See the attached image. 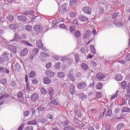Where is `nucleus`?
<instances>
[{
    "instance_id": "6ab92c4d",
    "label": "nucleus",
    "mask_w": 130,
    "mask_h": 130,
    "mask_svg": "<svg viewBox=\"0 0 130 130\" xmlns=\"http://www.w3.org/2000/svg\"><path fill=\"white\" fill-rule=\"evenodd\" d=\"M75 85H71L70 86V92L71 95H74L75 94Z\"/></svg>"
},
{
    "instance_id": "cd10ccee",
    "label": "nucleus",
    "mask_w": 130,
    "mask_h": 130,
    "mask_svg": "<svg viewBox=\"0 0 130 130\" xmlns=\"http://www.w3.org/2000/svg\"><path fill=\"white\" fill-rule=\"evenodd\" d=\"M129 111L130 109L126 107H124L121 109V112H122V113H124V112H129Z\"/></svg>"
},
{
    "instance_id": "6e6d98bb",
    "label": "nucleus",
    "mask_w": 130,
    "mask_h": 130,
    "mask_svg": "<svg viewBox=\"0 0 130 130\" xmlns=\"http://www.w3.org/2000/svg\"><path fill=\"white\" fill-rule=\"evenodd\" d=\"M39 121L42 123H45L46 122V119H45L44 118H40L39 119Z\"/></svg>"
},
{
    "instance_id": "2eb2a0df",
    "label": "nucleus",
    "mask_w": 130,
    "mask_h": 130,
    "mask_svg": "<svg viewBox=\"0 0 130 130\" xmlns=\"http://www.w3.org/2000/svg\"><path fill=\"white\" fill-rule=\"evenodd\" d=\"M36 43L37 46H38L39 48H42L43 47V44H42V41L41 40H37Z\"/></svg>"
},
{
    "instance_id": "f03ea898",
    "label": "nucleus",
    "mask_w": 130,
    "mask_h": 130,
    "mask_svg": "<svg viewBox=\"0 0 130 130\" xmlns=\"http://www.w3.org/2000/svg\"><path fill=\"white\" fill-rule=\"evenodd\" d=\"M22 39V37L19 35L18 34H15L14 36V39L10 40L11 45H14L16 44V41H20Z\"/></svg>"
},
{
    "instance_id": "f704fd0d",
    "label": "nucleus",
    "mask_w": 130,
    "mask_h": 130,
    "mask_svg": "<svg viewBox=\"0 0 130 130\" xmlns=\"http://www.w3.org/2000/svg\"><path fill=\"white\" fill-rule=\"evenodd\" d=\"M5 99H6V95H3L0 97V105L5 102Z\"/></svg>"
},
{
    "instance_id": "c85d7f7f",
    "label": "nucleus",
    "mask_w": 130,
    "mask_h": 130,
    "mask_svg": "<svg viewBox=\"0 0 130 130\" xmlns=\"http://www.w3.org/2000/svg\"><path fill=\"white\" fill-rule=\"evenodd\" d=\"M104 111L102 113H100V115L99 116V119H102L103 117H104V115L105 114V112L106 111V109L104 108Z\"/></svg>"
},
{
    "instance_id": "7c9ffc66",
    "label": "nucleus",
    "mask_w": 130,
    "mask_h": 130,
    "mask_svg": "<svg viewBox=\"0 0 130 130\" xmlns=\"http://www.w3.org/2000/svg\"><path fill=\"white\" fill-rule=\"evenodd\" d=\"M9 28L12 30H16L17 28V24H10L9 25Z\"/></svg>"
},
{
    "instance_id": "e2e57ef3",
    "label": "nucleus",
    "mask_w": 130,
    "mask_h": 130,
    "mask_svg": "<svg viewBox=\"0 0 130 130\" xmlns=\"http://www.w3.org/2000/svg\"><path fill=\"white\" fill-rule=\"evenodd\" d=\"M50 104L53 105H58V104H57V102H56V100H54L52 101L51 102H50Z\"/></svg>"
},
{
    "instance_id": "4d7b16f0",
    "label": "nucleus",
    "mask_w": 130,
    "mask_h": 130,
    "mask_svg": "<svg viewBox=\"0 0 130 130\" xmlns=\"http://www.w3.org/2000/svg\"><path fill=\"white\" fill-rule=\"evenodd\" d=\"M24 127H25V123H23L21 124L17 130H23Z\"/></svg>"
},
{
    "instance_id": "b1692460",
    "label": "nucleus",
    "mask_w": 130,
    "mask_h": 130,
    "mask_svg": "<svg viewBox=\"0 0 130 130\" xmlns=\"http://www.w3.org/2000/svg\"><path fill=\"white\" fill-rule=\"evenodd\" d=\"M35 72L34 71H31L29 74H28V77L29 78H31V79H34L35 78Z\"/></svg>"
},
{
    "instance_id": "13d9d810",
    "label": "nucleus",
    "mask_w": 130,
    "mask_h": 130,
    "mask_svg": "<svg viewBox=\"0 0 130 130\" xmlns=\"http://www.w3.org/2000/svg\"><path fill=\"white\" fill-rule=\"evenodd\" d=\"M41 92L42 94H44V95H45L47 93V90H46V89L42 88L41 90Z\"/></svg>"
},
{
    "instance_id": "dca6fc26",
    "label": "nucleus",
    "mask_w": 130,
    "mask_h": 130,
    "mask_svg": "<svg viewBox=\"0 0 130 130\" xmlns=\"http://www.w3.org/2000/svg\"><path fill=\"white\" fill-rule=\"evenodd\" d=\"M78 18L80 21L82 22H86L88 20V18L84 15H80Z\"/></svg>"
},
{
    "instance_id": "9b49d317",
    "label": "nucleus",
    "mask_w": 130,
    "mask_h": 130,
    "mask_svg": "<svg viewBox=\"0 0 130 130\" xmlns=\"http://www.w3.org/2000/svg\"><path fill=\"white\" fill-rule=\"evenodd\" d=\"M10 54L9 53L4 52L3 54L2 58L4 61H8L9 60V56Z\"/></svg>"
},
{
    "instance_id": "a19ab883",
    "label": "nucleus",
    "mask_w": 130,
    "mask_h": 130,
    "mask_svg": "<svg viewBox=\"0 0 130 130\" xmlns=\"http://www.w3.org/2000/svg\"><path fill=\"white\" fill-rule=\"evenodd\" d=\"M7 19L8 20V21H13V20L14 19V16L12 15H9L7 16Z\"/></svg>"
},
{
    "instance_id": "052dcab7",
    "label": "nucleus",
    "mask_w": 130,
    "mask_h": 130,
    "mask_svg": "<svg viewBox=\"0 0 130 130\" xmlns=\"http://www.w3.org/2000/svg\"><path fill=\"white\" fill-rule=\"evenodd\" d=\"M47 119H51V120H52L53 119V115L49 114L47 115Z\"/></svg>"
},
{
    "instance_id": "4c0bfd02",
    "label": "nucleus",
    "mask_w": 130,
    "mask_h": 130,
    "mask_svg": "<svg viewBox=\"0 0 130 130\" xmlns=\"http://www.w3.org/2000/svg\"><path fill=\"white\" fill-rule=\"evenodd\" d=\"M118 91H116L115 93L111 95V100H114V99L117 97V95H118Z\"/></svg>"
},
{
    "instance_id": "5701e85b",
    "label": "nucleus",
    "mask_w": 130,
    "mask_h": 130,
    "mask_svg": "<svg viewBox=\"0 0 130 130\" xmlns=\"http://www.w3.org/2000/svg\"><path fill=\"white\" fill-rule=\"evenodd\" d=\"M27 124L29 125H34L37 124V121L36 119H34L31 121L27 122Z\"/></svg>"
},
{
    "instance_id": "9d476101",
    "label": "nucleus",
    "mask_w": 130,
    "mask_h": 130,
    "mask_svg": "<svg viewBox=\"0 0 130 130\" xmlns=\"http://www.w3.org/2000/svg\"><path fill=\"white\" fill-rule=\"evenodd\" d=\"M106 77V74L102 73H99L96 74V78L98 80H103Z\"/></svg>"
},
{
    "instance_id": "338daca9",
    "label": "nucleus",
    "mask_w": 130,
    "mask_h": 130,
    "mask_svg": "<svg viewBox=\"0 0 130 130\" xmlns=\"http://www.w3.org/2000/svg\"><path fill=\"white\" fill-rule=\"evenodd\" d=\"M98 11H99V13H104V8H103V7H100L99 8Z\"/></svg>"
},
{
    "instance_id": "e433bc0d",
    "label": "nucleus",
    "mask_w": 130,
    "mask_h": 130,
    "mask_svg": "<svg viewBox=\"0 0 130 130\" xmlns=\"http://www.w3.org/2000/svg\"><path fill=\"white\" fill-rule=\"evenodd\" d=\"M80 121H81V120L78 119V118L76 117H75L73 119V122L75 124H79V123H80Z\"/></svg>"
},
{
    "instance_id": "c03bdc74",
    "label": "nucleus",
    "mask_w": 130,
    "mask_h": 130,
    "mask_svg": "<svg viewBox=\"0 0 130 130\" xmlns=\"http://www.w3.org/2000/svg\"><path fill=\"white\" fill-rule=\"evenodd\" d=\"M124 126V125L123 124V123H120L118 124L117 126V130H120L121 129V128H122V127H123Z\"/></svg>"
},
{
    "instance_id": "c756f323",
    "label": "nucleus",
    "mask_w": 130,
    "mask_h": 130,
    "mask_svg": "<svg viewBox=\"0 0 130 130\" xmlns=\"http://www.w3.org/2000/svg\"><path fill=\"white\" fill-rule=\"evenodd\" d=\"M57 77L58 78H60V79H62V78H64V73L61 72H58L57 73Z\"/></svg>"
},
{
    "instance_id": "de8ad7c7",
    "label": "nucleus",
    "mask_w": 130,
    "mask_h": 130,
    "mask_svg": "<svg viewBox=\"0 0 130 130\" xmlns=\"http://www.w3.org/2000/svg\"><path fill=\"white\" fill-rule=\"evenodd\" d=\"M121 86L123 89H125V87H126V82L123 81L121 82Z\"/></svg>"
},
{
    "instance_id": "49530a36",
    "label": "nucleus",
    "mask_w": 130,
    "mask_h": 130,
    "mask_svg": "<svg viewBox=\"0 0 130 130\" xmlns=\"http://www.w3.org/2000/svg\"><path fill=\"white\" fill-rule=\"evenodd\" d=\"M112 115V111L111 110H108L106 113V115L107 116H111Z\"/></svg>"
},
{
    "instance_id": "f257e3e1",
    "label": "nucleus",
    "mask_w": 130,
    "mask_h": 130,
    "mask_svg": "<svg viewBox=\"0 0 130 130\" xmlns=\"http://www.w3.org/2000/svg\"><path fill=\"white\" fill-rule=\"evenodd\" d=\"M68 6V4L67 3H63L60 7L58 10L59 13L61 14H64V13H67L68 12V9H67V7Z\"/></svg>"
},
{
    "instance_id": "f3484780",
    "label": "nucleus",
    "mask_w": 130,
    "mask_h": 130,
    "mask_svg": "<svg viewBox=\"0 0 130 130\" xmlns=\"http://www.w3.org/2000/svg\"><path fill=\"white\" fill-rule=\"evenodd\" d=\"M43 82L44 84H46V85H49V84L51 83V80H50V79H49V78L45 77L44 78Z\"/></svg>"
},
{
    "instance_id": "aec40b11",
    "label": "nucleus",
    "mask_w": 130,
    "mask_h": 130,
    "mask_svg": "<svg viewBox=\"0 0 130 130\" xmlns=\"http://www.w3.org/2000/svg\"><path fill=\"white\" fill-rule=\"evenodd\" d=\"M28 50L27 48H24L21 53V55L22 56H25L28 54Z\"/></svg>"
},
{
    "instance_id": "ea45409f",
    "label": "nucleus",
    "mask_w": 130,
    "mask_h": 130,
    "mask_svg": "<svg viewBox=\"0 0 130 130\" xmlns=\"http://www.w3.org/2000/svg\"><path fill=\"white\" fill-rule=\"evenodd\" d=\"M61 124L63 126H68L70 124V121L68 120L64 121L63 122H62Z\"/></svg>"
},
{
    "instance_id": "58836bf2",
    "label": "nucleus",
    "mask_w": 130,
    "mask_h": 130,
    "mask_svg": "<svg viewBox=\"0 0 130 130\" xmlns=\"http://www.w3.org/2000/svg\"><path fill=\"white\" fill-rule=\"evenodd\" d=\"M102 87H103L102 83L99 82V83L97 84L96 86V89H97L98 90H100L102 89Z\"/></svg>"
},
{
    "instance_id": "20e7f679",
    "label": "nucleus",
    "mask_w": 130,
    "mask_h": 130,
    "mask_svg": "<svg viewBox=\"0 0 130 130\" xmlns=\"http://www.w3.org/2000/svg\"><path fill=\"white\" fill-rule=\"evenodd\" d=\"M34 29L37 33H42L43 32V27L40 25H36L34 27Z\"/></svg>"
},
{
    "instance_id": "f8f14e48",
    "label": "nucleus",
    "mask_w": 130,
    "mask_h": 130,
    "mask_svg": "<svg viewBox=\"0 0 130 130\" xmlns=\"http://www.w3.org/2000/svg\"><path fill=\"white\" fill-rule=\"evenodd\" d=\"M22 14L23 15H25L26 16H27V15H33V14H34V11L32 10H25L22 12Z\"/></svg>"
},
{
    "instance_id": "bb28decb",
    "label": "nucleus",
    "mask_w": 130,
    "mask_h": 130,
    "mask_svg": "<svg viewBox=\"0 0 130 130\" xmlns=\"http://www.w3.org/2000/svg\"><path fill=\"white\" fill-rule=\"evenodd\" d=\"M48 91L49 96H52L53 95V93H54V90H53L52 88L49 87L48 88Z\"/></svg>"
},
{
    "instance_id": "8fccbe9b",
    "label": "nucleus",
    "mask_w": 130,
    "mask_h": 130,
    "mask_svg": "<svg viewBox=\"0 0 130 130\" xmlns=\"http://www.w3.org/2000/svg\"><path fill=\"white\" fill-rule=\"evenodd\" d=\"M0 42H1V44H3V43H6L7 42V40L3 37L0 36Z\"/></svg>"
},
{
    "instance_id": "473e14b6",
    "label": "nucleus",
    "mask_w": 130,
    "mask_h": 130,
    "mask_svg": "<svg viewBox=\"0 0 130 130\" xmlns=\"http://www.w3.org/2000/svg\"><path fill=\"white\" fill-rule=\"evenodd\" d=\"M90 48L92 53H93V54H96V50L95 49V47H94V46L91 45L90 46Z\"/></svg>"
},
{
    "instance_id": "0e129e2a",
    "label": "nucleus",
    "mask_w": 130,
    "mask_h": 130,
    "mask_svg": "<svg viewBox=\"0 0 130 130\" xmlns=\"http://www.w3.org/2000/svg\"><path fill=\"white\" fill-rule=\"evenodd\" d=\"M75 59L76 62H79V61H80V57L79 56L78 54H75Z\"/></svg>"
},
{
    "instance_id": "0eeeda50",
    "label": "nucleus",
    "mask_w": 130,
    "mask_h": 130,
    "mask_svg": "<svg viewBox=\"0 0 130 130\" xmlns=\"http://www.w3.org/2000/svg\"><path fill=\"white\" fill-rule=\"evenodd\" d=\"M46 75L48 78H54L55 73L50 70H47L46 72Z\"/></svg>"
},
{
    "instance_id": "6e6552de",
    "label": "nucleus",
    "mask_w": 130,
    "mask_h": 130,
    "mask_svg": "<svg viewBox=\"0 0 130 130\" xmlns=\"http://www.w3.org/2000/svg\"><path fill=\"white\" fill-rule=\"evenodd\" d=\"M39 98V95L37 93H34L30 98L31 101L33 102H36L37 101V100Z\"/></svg>"
},
{
    "instance_id": "bf43d9fd",
    "label": "nucleus",
    "mask_w": 130,
    "mask_h": 130,
    "mask_svg": "<svg viewBox=\"0 0 130 130\" xmlns=\"http://www.w3.org/2000/svg\"><path fill=\"white\" fill-rule=\"evenodd\" d=\"M1 83L3 85H6V84H7V79L6 78L2 79L1 81Z\"/></svg>"
},
{
    "instance_id": "c9c22d12",
    "label": "nucleus",
    "mask_w": 130,
    "mask_h": 130,
    "mask_svg": "<svg viewBox=\"0 0 130 130\" xmlns=\"http://www.w3.org/2000/svg\"><path fill=\"white\" fill-rule=\"evenodd\" d=\"M40 55L42 57H48V56H49V54H48V53L44 52H41Z\"/></svg>"
},
{
    "instance_id": "5fc2aeb1",
    "label": "nucleus",
    "mask_w": 130,
    "mask_h": 130,
    "mask_svg": "<svg viewBox=\"0 0 130 130\" xmlns=\"http://www.w3.org/2000/svg\"><path fill=\"white\" fill-rule=\"evenodd\" d=\"M52 63L51 62H48L46 64V68L47 69H50V68H52Z\"/></svg>"
},
{
    "instance_id": "a18cd8bd",
    "label": "nucleus",
    "mask_w": 130,
    "mask_h": 130,
    "mask_svg": "<svg viewBox=\"0 0 130 130\" xmlns=\"http://www.w3.org/2000/svg\"><path fill=\"white\" fill-rule=\"evenodd\" d=\"M126 98H130V88H127L126 90V94H125Z\"/></svg>"
},
{
    "instance_id": "a878e982",
    "label": "nucleus",
    "mask_w": 130,
    "mask_h": 130,
    "mask_svg": "<svg viewBox=\"0 0 130 130\" xmlns=\"http://www.w3.org/2000/svg\"><path fill=\"white\" fill-rule=\"evenodd\" d=\"M115 79L116 80V81H122V76L121 75H119V74H116L115 75Z\"/></svg>"
},
{
    "instance_id": "680f3d73",
    "label": "nucleus",
    "mask_w": 130,
    "mask_h": 130,
    "mask_svg": "<svg viewBox=\"0 0 130 130\" xmlns=\"http://www.w3.org/2000/svg\"><path fill=\"white\" fill-rule=\"evenodd\" d=\"M25 30H27V31H31L32 30V27L31 25H26L25 27Z\"/></svg>"
},
{
    "instance_id": "423d86ee",
    "label": "nucleus",
    "mask_w": 130,
    "mask_h": 130,
    "mask_svg": "<svg viewBox=\"0 0 130 130\" xmlns=\"http://www.w3.org/2000/svg\"><path fill=\"white\" fill-rule=\"evenodd\" d=\"M83 12L85 13V14H87V15H91V13H92V9L90 7H85L82 9Z\"/></svg>"
},
{
    "instance_id": "37998d69",
    "label": "nucleus",
    "mask_w": 130,
    "mask_h": 130,
    "mask_svg": "<svg viewBox=\"0 0 130 130\" xmlns=\"http://www.w3.org/2000/svg\"><path fill=\"white\" fill-rule=\"evenodd\" d=\"M10 86H11L12 88H16L17 87V83H16V82L14 81H12L11 82Z\"/></svg>"
},
{
    "instance_id": "7ed1b4c3",
    "label": "nucleus",
    "mask_w": 130,
    "mask_h": 130,
    "mask_svg": "<svg viewBox=\"0 0 130 130\" xmlns=\"http://www.w3.org/2000/svg\"><path fill=\"white\" fill-rule=\"evenodd\" d=\"M74 113H75V116L77 118H81L82 117V111L79 109H78V108H75V109L74 110Z\"/></svg>"
},
{
    "instance_id": "412c9836",
    "label": "nucleus",
    "mask_w": 130,
    "mask_h": 130,
    "mask_svg": "<svg viewBox=\"0 0 130 130\" xmlns=\"http://www.w3.org/2000/svg\"><path fill=\"white\" fill-rule=\"evenodd\" d=\"M90 34H91L90 30H87L83 35V39H87L90 36Z\"/></svg>"
},
{
    "instance_id": "3c124183",
    "label": "nucleus",
    "mask_w": 130,
    "mask_h": 130,
    "mask_svg": "<svg viewBox=\"0 0 130 130\" xmlns=\"http://www.w3.org/2000/svg\"><path fill=\"white\" fill-rule=\"evenodd\" d=\"M29 115H30V111L26 110L24 112L23 115L25 117H27V116H29Z\"/></svg>"
},
{
    "instance_id": "603ef678",
    "label": "nucleus",
    "mask_w": 130,
    "mask_h": 130,
    "mask_svg": "<svg viewBox=\"0 0 130 130\" xmlns=\"http://www.w3.org/2000/svg\"><path fill=\"white\" fill-rule=\"evenodd\" d=\"M76 3H77L76 0H71L70 2V6H71V7H73V6L76 5Z\"/></svg>"
},
{
    "instance_id": "69168bd1",
    "label": "nucleus",
    "mask_w": 130,
    "mask_h": 130,
    "mask_svg": "<svg viewBox=\"0 0 130 130\" xmlns=\"http://www.w3.org/2000/svg\"><path fill=\"white\" fill-rule=\"evenodd\" d=\"M55 69H59L60 68V62H57L55 64Z\"/></svg>"
},
{
    "instance_id": "774afa93",
    "label": "nucleus",
    "mask_w": 130,
    "mask_h": 130,
    "mask_svg": "<svg viewBox=\"0 0 130 130\" xmlns=\"http://www.w3.org/2000/svg\"><path fill=\"white\" fill-rule=\"evenodd\" d=\"M127 61H130V53L128 54L125 58Z\"/></svg>"
},
{
    "instance_id": "4be33fe9",
    "label": "nucleus",
    "mask_w": 130,
    "mask_h": 130,
    "mask_svg": "<svg viewBox=\"0 0 130 130\" xmlns=\"http://www.w3.org/2000/svg\"><path fill=\"white\" fill-rule=\"evenodd\" d=\"M20 43L22 44H25V45H27V46H33V45L31 44L29 42L25 40L21 41Z\"/></svg>"
},
{
    "instance_id": "39448f33",
    "label": "nucleus",
    "mask_w": 130,
    "mask_h": 130,
    "mask_svg": "<svg viewBox=\"0 0 130 130\" xmlns=\"http://www.w3.org/2000/svg\"><path fill=\"white\" fill-rule=\"evenodd\" d=\"M77 87L79 90H83L87 87V84L84 82H80L77 84Z\"/></svg>"
},
{
    "instance_id": "864d4df0",
    "label": "nucleus",
    "mask_w": 130,
    "mask_h": 130,
    "mask_svg": "<svg viewBox=\"0 0 130 130\" xmlns=\"http://www.w3.org/2000/svg\"><path fill=\"white\" fill-rule=\"evenodd\" d=\"M0 73L1 74L6 73V68L4 67H0Z\"/></svg>"
},
{
    "instance_id": "4468645a",
    "label": "nucleus",
    "mask_w": 130,
    "mask_h": 130,
    "mask_svg": "<svg viewBox=\"0 0 130 130\" xmlns=\"http://www.w3.org/2000/svg\"><path fill=\"white\" fill-rule=\"evenodd\" d=\"M17 96L18 99H19L20 101H23V100H24V93H23L22 91L19 92L18 93Z\"/></svg>"
},
{
    "instance_id": "79ce46f5",
    "label": "nucleus",
    "mask_w": 130,
    "mask_h": 130,
    "mask_svg": "<svg viewBox=\"0 0 130 130\" xmlns=\"http://www.w3.org/2000/svg\"><path fill=\"white\" fill-rule=\"evenodd\" d=\"M76 16H77V14H76V13H75L74 12H71L69 13V17L70 18H75V17H76Z\"/></svg>"
},
{
    "instance_id": "393cba45",
    "label": "nucleus",
    "mask_w": 130,
    "mask_h": 130,
    "mask_svg": "<svg viewBox=\"0 0 130 130\" xmlns=\"http://www.w3.org/2000/svg\"><path fill=\"white\" fill-rule=\"evenodd\" d=\"M114 24L116 27H122V22L121 21H116L114 22Z\"/></svg>"
},
{
    "instance_id": "1a4fd4ad",
    "label": "nucleus",
    "mask_w": 130,
    "mask_h": 130,
    "mask_svg": "<svg viewBox=\"0 0 130 130\" xmlns=\"http://www.w3.org/2000/svg\"><path fill=\"white\" fill-rule=\"evenodd\" d=\"M8 44L10 50L12 51V52L16 53V52H17V48L14 46V45H11L12 44H11V41L8 43Z\"/></svg>"
},
{
    "instance_id": "72a5a7b5",
    "label": "nucleus",
    "mask_w": 130,
    "mask_h": 130,
    "mask_svg": "<svg viewBox=\"0 0 130 130\" xmlns=\"http://www.w3.org/2000/svg\"><path fill=\"white\" fill-rule=\"evenodd\" d=\"M74 36L76 37V38L79 39L80 37H81V32H80L79 30L75 31Z\"/></svg>"
},
{
    "instance_id": "a211bd4d",
    "label": "nucleus",
    "mask_w": 130,
    "mask_h": 130,
    "mask_svg": "<svg viewBox=\"0 0 130 130\" xmlns=\"http://www.w3.org/2000/svg\"><path fill=\"white\" fill-rule=\"evenodd\" d=\"M78 96L79 97V98H81L82 100H85V99H87V98L88 97V96L84 94V93H79L78 94Z\"/></svg>"
},
{
    "instance_id": "ddd939ff",
    "label": "nucleus",
    "mask_w": 130,
    "mask_h": 130,
    "mask_svg": "<svg viewBox=\"0 0 130 130\" xmlns=\"http://www.w3.org/2000/svg\"><path fill=\"white\" fill-rule=\"evenodd\" d=\"M17 19L19 20V21H21L22 22H26V21L27 20L26 16L22 15L18 16Z\"/></svg>"
},
{
    "instance_id": "09e8293b",
    "label": "nucleus",
    "mask_w": 130,
    "mask_h": 130,
    "mask_svg": "<svg viewBox=\"0 0 130 130\" xmlns=\"http://www.w3.org/2000/svg\"><path fill=\"white\" fill-rule=\"evenodd\" d=\"M70 31L72 32V33H74V32H75V31H76V26L73 25L72 26H70Z\"/></svg>"
},
{
    "instance_id": "2f4dec72",
    "label": "nucleus",
    "mask_w": 130,
    "mask_h": 130,
    "mask_svg": "<svg viewBox=\"0 0 130 130\" xmlns=\"http://www.w3.org/2000/svg\"><path fill=\"white\" fill-rule=\"evenodd\" d=\"M81 67H82L83 70H84V71H87V70L89 69V67L85 63H82L81 64Z\"/></svg>"
}]
</instances>
